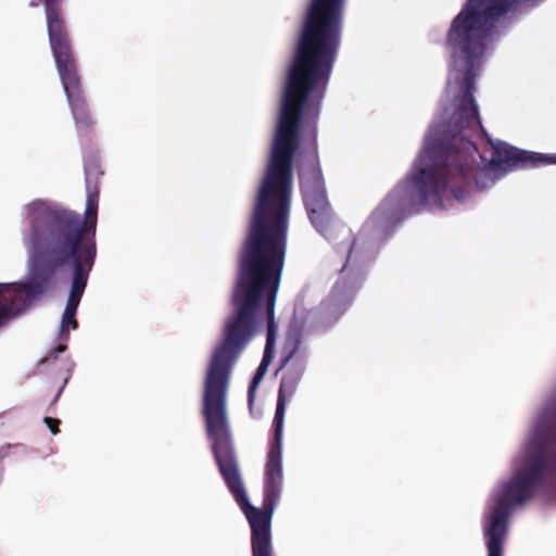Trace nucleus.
<instances>
[{
  "label": "nucleus",
  "mask_w": 556,
  "mask_h": 556,
  "mask_svg": "<svg viewBox=\"0 0 556 556\" xmlns=\"http://www.w3.org/2000/svg\"><path fill=\"white\" fill-rule=\"evenodd\" d=\"M23 240L29 252L30 281L26 285H0V327L21 315L27 304L42 288H35L37 278V257L43 243L52 261L56 263L71 262L75 266L71 293L62 316L60 326V343L56 352L65 350L68 331L77 327L76 309L80 302L87 282V271L84 265L91 266L94 255V244L91 239L83 237L84 228L78 227L72 214L58 205L35 200L22 210Z\"/></svg>",
  "instance_id": "obj_1"
},
{
  "label": "nucleus",
  "mask_w": 556,
  "mask_h": 556,
  "mask_svg": "<svg viewBox=\"0 0 556 556\" xmlns=\"http://www.w3.org/2000/svg\"><path fill=\"white\" fill-rule=\"evenodd\" d=\"M514 0H467L447 36L452 62L442 118L462 127H480L472 97L473 78L486 51L493 22Z\"/></svg>",
  "instance_id": "obj_2"
},
{
  "label": "nucleus",
  "mask_w": 556,
  "mask_h": 556,
  "mask_svg": "<svg viewBox=\"0 0 556 556\" xmlns=\"http://www.w3.org/2000/svg\"><path fill=\"white\" fill-rule=\"evenodd\" d=\"M437 128V125L430 127L409 178L388 197L383 205L397 201L403 206L412 202L446 208L452 205L453 199H463L450 187L471 177L477 159L481 156L470 141H462V147L448 151L442 162V147L438 144L440 130Z\"/></svg>",
  "instance_id": "obj_3"
},
{
  "label": "nucleus",
  "mask_w": 556,
  "mask_h": 556,
  "mask_svg": "<svg viewBox=\"0 0 556 556\" xmlns=\"http://www.w3.org/2000/svg\"><path fill=\"white\" fill-rule=\"evenodd\" d=\"M555 428L556 410L546 408L541 412L522 451L514 460L511 478L494 488L483 521L488 556H503L507 518L514 507L531 496L535 482L542 476L543 452Z\"/></svg>",
  "instance_id": "obj_4"
},
{
  "label": "nucleus",
  "mask_w": 556,
  "mask_h": 556,
  "mask_svg": "<svg viewBox=\"0 0 556 556\" xmlns=\"http://www.w3.org/2000/svg\"><path fill=\"white\" fill-rule=\"evenodd\" d=\"M59 2L60 0H45L48 33L64 91L74 118L78 123L85 121L84 101L80 98L78 77L74 70L63 20L59 15Z\"/></svg>",
  "instance_id": "obj_5"
},
{
  "label": "nucleus",
  "mask_w": 556,
  "mask_h": 556,
  "mask_svg": "<svg viewBox=\"0 0 556 556\" xmlns=\"http://www.w3.org/2000/svg\"><path fill=\"white\" fill-rule=\"evenodd\" d=\"M488 142L491 150V160L490 165L484 170L486 176H497L498 173H506L527 165L556 163V155L522 151L502 141H492L491 139H488Z\"/></svg>",
  "instance_id": "obj_6"
},
{
  "label": "nucleus",
  "mask_w": 556,
  "mask_h": 556,
  "mask_svg": "<svg viewBox=\"0 0 556 556\" xmlns=\"http://www.w3.org/2000/svg\"><path fill=\"white\" fill-rule=\"evenodd\" d=\"M304 204L313 225L324 232L329 222L328 202L324 188H302Z\"/></svg>",
  "instance_id": "obj_7"
},
{
  "label": "nucleus",
  "mask_w": 556,
  "mask_h": 556,
  "mask_svg": "<svg viewBox=\"0 0 556 556\" xmlns=\"http://www.w3.org/2000/svg\"><path fill=\"white\" fill-rule=\"evenodd\" d=\"M98 194L89 193L86 203V226L93 232L97 225Z\"/></svg>",
  "instance_id": "obj_8"
},
{
  "label": "nucleus",
  "mask_w": 556,
  "mask_h": 556,
  "mask_svg": "<svg viewBox=\"0 0 556 556\" xmlns=\"http://www.w3.org/2000/svg\"><path fill=\"white\" fill-rule=\"evenodd\" d=\"M45 422L48 425V427L50 428V430L52 431V433H58V424H59V420H55V419H52L50 417H46L45 418Z\"/></svg>",
  "instance_id": "obj_9"
},
{
  "label": "nucleus",
  "mask_w": 556,
  "mask_h": 556,
  "mask_svg": "<svg viewBox=\"0 0 556 556\" xmlns=\"http://www.w3.org/2000/svg\"><path fill=\"white\" fill-rule=\"evenodd\" d=\"M295 350V344L292 343L288 350V353L285 355L283 362H287L289 358V355Z\"/></svg>",
  "instance_id": "obj_10"
}]
</instances>
